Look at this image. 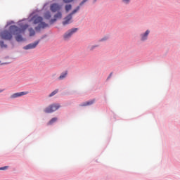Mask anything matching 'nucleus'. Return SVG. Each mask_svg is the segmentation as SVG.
Segmentation results:
<instances>
[{
    "label": "nucleus",
    "mask_w": 180,
    "mask_h": 180,
    "mask_svg": "<svg viewBox=\"0 0 180 180\" xmlns=\"http://www.w3.org/2000/svg\"><path fill=\"white\" fill-rule=\"evenodd\" d=\"M98 47H99V45H91V46H89L87 49L88 50H89V51H94L95 49Z\"/></svg>",
    "instance_id": "19"
},
{
    "label": "nucleus",
    "mask_w": 180,
    "mask_h": 180,
    "mask_svg": "<svg viewBox=\"0 0 180 180\" xmlns=\"http://www.w3.org/2000/svg\"><path fill=\"white\" fill-rule=\"evenodd\" d=\"M46 37H47V34H44V35L41 37V40H44V39H46Z\"/></svg>",
    "instance_id": "31"
},
{
    "label": "nucleus",
    "mask_w": 180,
    "mask_h": 180,
    "mask_svg": "<svg viewBox=\"0 0 180 180\" xmlns=\"http://www.w3.org/2000/svg\"><path fill=\"white\" fill-rule=\"evenodd\" d=\"M0 47L1 49H8V45L5 44V42H4V41H0Z\"/></svg>",
    "instance_id": "21"
},
{
    "label": "nucleus",
    "mask_w": 180,
    "mask_h": 180,
    "mask_svg": "<svg viewBox=\"0 0 180 180\" xmlns=\"http://www.w3.org/2000/svg\"><path fill=\"white\" fill-rule=\"evenodd\" d=\"M57 13L54 14L53 18H51L49 20V24L50 25H54L58 19H62L63 18V13L61 11H56Z\"/></svg>",
    "instance_id": "8"
},
{
    "label": "nucleus",
    "mask_w": 180,
    "mask_h": 180,
    "mask_svg": "<svg viewBox=\"0 0 180 180\" xmlns=\"http://www.w3.org/2000/svg\"><path fill=\"white\" fill-rule=\"evenodd\" d=\"M63 4H71V2H74V0H63Z\"/></svg>",
    "instance_id": "25"
},
{
    "label": "nucleus",
    "mask_w": 180,
    "mask_h": 180,
    "mask_svg": "<svg viewBox=\"0 0 180 180\" xmlns=\"http://www.w3.org/2000/svg\"><path fill=\"white\" fill-rule=\"evenodd\" d=\"M29 32H30V37H33V36H34V34H36V32L32 27L29 29Z\"/></svg>",
    "instance_id": "20"
},
{
    "label": "nucleus",
    "mask_w": 180,
    "mask_h": 180,
    "mask_svg": "<svg viewBox=\"0 0 180 180\" xmlns=\"http://www.w3.org/2000/svg\"><path fill=\"white\" fill-rule=\"evenodd\" d=\"M60 108L61 105H60V103H55L46 107L44 110V113H53V112H56V110H58Z\"/></svg>",
    "instance_id": "3"
},
{
    "label": "nucleus",
    "mask_w": 180,
    "mask_h": 180,
    "mask_svg": "<svg viewBox=\"0 0 180 180\" xmlns=\"http://www.w3.org/2000/svg\"><path fill=\"white\" fill-rule=\"evenodd\" d=\"M96 1H98V0H94L93 1L94 4H95V2H96Z\"/></svg>",
    "instance_id": "33"
},
{
    "label": "nucleus",
    "mask_w": 180,
    "mask_h": 180,
    "mask_svg": "<svg viewBox=\"0 0 180 180\" xmlns=\"http://www.w3.org/2000/svg\"><path fill=\"white\" fill-rule=\"evenodd\" d=\"M58 120V118L57 117H53L52 119L50 120V121L48 122L49 126L53 125L54 123H56Z\"/></svg>",
    "instance_id": "16"
},
{
    "label": "nucleus",
    "mask_w": 180,
    "mask_h": 180,
    "mask_svg": "<svg viewBox=\"0 0 180 180\" xmlns=\"http://www.w3.org/2000/svg\"><path fill=\"white\" fill-rule=\"evenodd\" d=\"M61 9H63V6L58 4V3H53L50 5V11H52L53 13L60 12Z\"/></svg>",
    "instance_id": "7"
},
{
    "label": "nucleus",
    "mask_w": 180,
    "mask_h": 180,
    "mask_svg": "<svg viewBox=\"0 0 180 180\" xmlns=\"http://www.w3.org/2000/svg\"><path fill=\"white\" fill-rule=\"evenodd\" d=\"M8 168H9L8 166H4L2 167H0V171H6V169H8Z\"/></svg>",
    "instance_id": "26"
},
{
    "label": "nucleus",
    "mask_w": 180,
    "mask_h": 180,
    "mask_svg": "<svg viewBox=\"0 0 180 180\" xmlns=\"http://www.w3.org/2000/svg\"><path fill=\"white\" fill-rule=\"evenodd\" d=\"M6 64H8V63H1V65H6Z\"/></svg>",
    "instance_id": "32"
},
{
    "label": "nucleus",
    "mask_w": 180,
    "mask_h": 180,
    "mask_svg": "<svg viewBox=\"0 0 180 180\" xmlns=\"http://www.w3.org/2000/svg\"><path fill=\"white\" fill-rule=\"evenodd\" d=\"M150 33H151V30H146L144 32L140 34L139 37L140 40L142 42L147 41L148 40V36H150Z\"/></svg>",
    "instance_id": "9"
},
{
    "label": "nucleus",
    "mask_w": 180,
    "mask_h": 180,
    "mask_svg": "<svg viewBox=\"0 0 180 180\" xmlns=\"http://www.w3.org/2000/svg\"><path fill=\"white\" fill-rule=\"evenodd\" d=\"M68 75V71L65 70V72H63L59 76V77L58 78V81H63V79H65Z\"/></svg>",
    "instance_id": "12"
},
{
    "label": "nucleus",
    "mask_w": 180,
    "mask_h": 180,
    "mask_svg": "<svg viewBox=\"0 0 180 180\" xmlns=\"http://www.w3.org/2000/svg\"><path fill=\"white\" fill-rule=\"evenodd\" d=\"M4 91V89L0 90V94H1V92Z\"/></svg>",
    "instance_id": "34"
},
{
    "label": "nucleus",
    "mask_w": 180,
    "mask_h": 180,
    "mask_svg": "<svg viewBox=\"0 0 180 180\" xmlns=\"http://www.w3.org/2000/svg\"><path fill=\"white\" fill-rule=\"evenodd\" d=\"M72 9V5L70 4V3H68L65 6V11L66 13H68V12H70Z\"/></svg>",
    "instance_id": "15"
},
{
    "label": "nucleus",
    "mask_w": 180,
    "mask_h": 180,
    "mask_svg": "<svg viewBox=\"0 0 180 180\" xmlns=\"http://www.w3.org/2000/svg\"><path fill=\"white\" fill-rule=\"evenodd\" d=\"M41 29V27L40 26V25L39 24L38 26L35 27V30L37 32H39V30Z\"/></svg>",
    "instance_id": "27"
},
{
    "label": "nucleus",
    "mask_w": 180,
    "mask_h": 180,
    "mask_svg": "<svg viewBox=\"0 0 180 180\" xmlns=\"http://www.w3.org/2000/svg\"><path fill=\"white\" fill-rule=\"evenodd\" d=\"M44 19H46V20H50V19H51V13H50L49 11L45 12L44 13Z\"/></svg>",
    "instance_id": "14"
},
{
    "label": "nucleus",
    "mask_w": 180,
    "mask_h": 180,
    "mask_svg": "<svg viewBox=\"0 0 180 180\" xmlns=\"http://www.w3.org/2000/svg\"><path fill=\"white\" fill-rule=\"evenodd\" d=\"M109 38L108 37H104L101 39H100V41H106Z\"/></svg>",
    "instance_id": "29"
},
{
    "label": "nucleus",
    "mask_w": 180,
    "mask_h": 180,
    "mask_svg": "<svg viewBox=\"0 0 180 180\" xmlns=\"http://www.w3.org/2000/svg\"><path fill=\"white\" fill-rule=\"evenodd\" d=\"M43 20V17L39 16V15L36 14L35 11L31 13L28 17V22H32L34 25L40 24Z\"/></svg>",
    "instance_id": "2"
},
{
    "label": "nucleus",
    "mask_w": 180,
    "mask_h": 180,
    "mask_svg": "<svg viewBox=\"0 0 180 180\" xmlns=\"http://www.w3.org/2000/svg\"><path fill=\"white\" fill-rule=\"evenodd\" d=\"M56 94H58V89H56L55 91H52L49 96V98H51L54 96V95H56Z\"/></svg>",
    "instance_id": "22"
},
{
    "label": "nucleus",
    "mask_w": 180,
    "mask_h": 180,
    "mask_svg": "<svg viewBox=\"0 0 180 180\" xmlns=\"http://www.w3.org/2000/svg\"><path fill=\"white\" fill-rule=\"evenodd\" d=\"M78 28H72L70 30H68L64 34H63V39L64 40H68V39H71L72 37V34H75V33H77L78 32Z\"/></svg>",
    "instance_id": "5"
},
{
    "label": "nucleus",
    "mask_w": 180,
    "mask_h": 180,
    "mask_svg": "<svg viewBox=\"0 0 180 180\" xmlns=\"http://www.w3.org/2000/svg\"><path fill=\"white\" fill-rule=\"evenodd\" d=\"M124 4L129 5L130 4V0H122Z\"/></svg>",
    "instance_id": "28"
},
{
    "label": "nucleus",
    "mask_w": 180,
    "mask_h": 180,
    "mask_svg": "<svg viewBox=\"0 0 180 180\" xmlns=\"http://www.w3.org/2000/svg\"><path fill=\"white\" fill-rule=\"evenodd\" d=\"M0 64H1V60H0Z\"/></svg>",
    "instance_id": "36"
},
{
    "label": "nucleus",
    "mask_w": 180,
    "mask_h": 180,
    "mask_svg": "<svg viewBox=\"0 0 180 180\" xmlns=\"http://www.w3.org/2000/svg\"><path fill=\"white\" fill-rule=\"evenodd\" d=\"M112 75H113V72L110 73V75L107 77V81H108V79H110V78H112Z\"/></svg>",
    "instance_id": "30"
},
{
    "label": "nucleus",
    "mask_w": 180,
    "mask_h": 180,
    "mask_svg": "<svg viewBox=\"0 0 180 180\" xmlns=\"http://www.w3.org/2000/svg\"><path fill=\"white\" fill-rule=\"evenodd\" d=\"M10 29L13 30V32H18V33H24L29 27V25L25 24L20 25V28L16 25H11Z\"/></svg>",
    "instance_id": "4"
},
{
    "label": "nucleus",
    "mask_w": 180,
    "mask_h": 180,
    "mask_svg": "<svg viewBox=\"0 0 180 180\" xmlns=\"http://www.w3.org/2000/svg\"><path fill=\"white\" fill-rule=\"evenodd\" d=\"M13 23H15V22L13 20L8 21L5 27H8V26H11V25H12Z\"/></svg>",
    "instance_id": "24"
},
{
    "label": "nucleus",
    "mask_w": 180,
    "mask_h": 180,
    "mask_svg": "<svg viewBox=\"0 0 180 180\" xmlns=\"http://www.w3.org/2000/svg\"><path fill=\"white\" fill-rule=\"evenodd\" d=\"M46 5H47L46 4H45L44 5V8H45L46 7Z\"/></svg>",
    "instance_id": "35"
},
{
    "label": "nucleus",
    "mask_w": 180,
    "mask_h": 180,
    "mask_svg": "<svg viewBox=\"0 0 180 180\" xmlns=\"http://www.w3.org/2000/svg\"><path fill=\"white\" fill-rule=\"evenodd\" d=\"M88 1H89V0H82V1L79 4V5L80 6H84V5H85V4H86V2H88Z\"/></svg>",
    "instance_id": "23"
},
{
    "label": "nucleus",
    "mask_w": 180,
    "mask_h": 180,
    "mask_svg": "<svg viewBox=\"0 0 180 180\" xmlns=\"http://www.w3.org/2000/svg\"><path fill=\"white\" fill-rule=\"evenodd\" d=\"M79 9H81V6L79 5L69 14L72 16L73 15H75V13H77Z\"/></svg>",
    "instance_id": "17"
},
{
    "label": "nucleus",
    "mask_w": 180,
    "mask_h": 180,
    "mask_svg": "<svg viewBox=\"0 0 180 180\" xmlns=\"http://www.w3.org/2000/svg\"><path fill=\"white\" fill-rule=\"evenodd\" d=\"M72 20V16L68 14L64 18V21L62 22V25L63 26H67V25H70V22Z\"/></svg>",
    "instance_id": "11"
},
{
    "label": "nucleus",
    "mask_w": 180,
    "mask_h": 180,
    "mask_svg": "<svg viewBox=\"0 0 180 180\" xmlns=\"http://www.w3.org/2000/svg\"><path fill=\"white\" fill-rule=\"evenodd\" d=\"M94 103H95L94 99L82 103L80 104V106H91V105H94Z\"/></svg>",
    "instance_id": "13"
},
{
    "label": "nucleus",
    "mask_w": 180,
    "mask_h": 180,
    "mask_svg": "<svg viewBox=\"0 0 180 180\" xmlns=\"http://www.w3.org/2000/svg\"><path fill=\"white\" fill-rule=\"evenodd\" d=\"M39 25L42 29H46V27H49V24L46 23V22L43 20L41 21Z\"/></svg>",
    "instance_id": "18"
},
{
    "label": "nucleus",
    "mask_w": 180,
    "mask_h": 180,
    "mask_svg": "<svg viewBox=\"0 0 180 180\" xmlns=\"http://www.w3.org/2000/svg\"><path fill=\"white\" fill-rule=\"evenodd\" d=\"M13 36H15V39L16 41H18V43L26 41V39L23 38L21 32H15L10 27L8 30H5L0 32V37L3 40H11L13 39Z\"/></svg>",
    "instance_id": "1"
},
{
    "label": "nucleus",
    "mask_w": 180,
    "mask_h": 180,
    "mask_svg": "<svg viewBox=\"0 0 180 180\" xmlns=\"http://www.w3.org/2000/svg\"><path fill=\"white\" fill-rule=\"evenodd\" d=\"M41 39H38L33 43H30L22 47L23 50H33L39 46V43H40Z\"/></svg>",
    "instance_id": "6"
},
{
    "label": "nucleus",
    "mask_w": 180,
    "mask_h": 180,
    "mask_svg": "<svg viewBox=\"0 0 180 180\" xmlns=\"http://www.w3.org/2000/svg\"><path fill=\"white\" fill-rule=\"evenodd\" d=\"M29 94V91H21L18 93H15L12 94L10 98L11 99H16V98H20V96H23L25 95H27Z\"/></svg>",
    "instance_id": "10"
}]
</instances>
